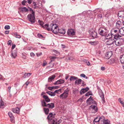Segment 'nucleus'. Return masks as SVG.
Listing matches in <instances>:
<instances>
[{"label":"nucleus","instance_id":"nucleus-5","mask_svg":"<svg viewBox=\"0 0 124 124\" xmlns=\"http://www.w3.org/2000/svg\"><path fill=\"white\" fill-rule=\"evenodd\" d=\"M41 104L43 106L51 108H52L54 106V104L53 103L46 104V102L44 100H43L41 101Z\"/></svg>","mask_w":124,"mask_h":124},{"label":"nucleus","instance_id":"nucleus-31","mask_svg":"<svg viewBox=\"0 0 124 124\" xmlns=\"http://www.w3.org/2000/svg\"><path fill=\"white\" fill-rule=\"evenodd\" d=\"M4 107V105L3 101L1 99L0 102V108H3Z\"/></svg>","mask_w":124,"mask_h":124},{"label":"nucleus","instance_id":"nucleus-58","mask_svg":"<svg viewBox=\"0 0 124 124\" xmlns=\"http://www.w3.org/2000/svg\"><path fill=\"white\" fill-rule=\"evenodd\" d=\"M30 55L31 57H33L35 56V54L34 53H31L30 54Z\"/></svg>","mask_w":124,"mask_h":124},{"label":"nucleus","instance_id":"nucleus-45","mask_svg":"<svg viewBox=\"0 0 124 124\" xmlns=\"http://www.w3.org/2000/svg\"><path fill=\"white\" fill-rule=\"evenodd\" d=\"M51 59L50 62L49 63L50 64H51V62L54 61V60L56 58V57L54 56H51L50 57Z\"/></svg>","mask_w":124,"mask_h":124},{"label":"nucleus","instance_id":"nucleus-3","mask_svg":"<svg viewBox=\"0 0 124 124\" xmlns=\"http://www.w3.org/2000/svg\"><path fill=\"white\" fill-rule=\"evenodd\" d=\"M70 89L67 88L64 90V92L60 95V98L64 100L68 96Z\"/></svg>","mask_w":124,"mask_h":124},{"label":"nucleus","instance_id":"nucleus-63","mask_svg":"<svg viewBox=\"0 0 124 124\" xmlns=\"http://www.w3.org/2000/svg\"><path fill=\"white\" fill-rule=\"evenodd\" d=\"M9 31H5V33L6 34H8L9 33Z\"/></svg>","mask_w":124,"mask_h":124},{"label":"nucleus","instance_id":"nucleus-17","mask_svg":"<svg viewBox=\"0 0 124 124\" xmlns=\"http://www.w3.org/2000/svg\"><path fill=\"white\" fill-rule=\"evenodd\" d=\"M65 81L64 80L62 79H60L57 80L55 83H54V85H56L59 84H62L64 83Z\"/></svg>","mask_w":124,"mask_h":124},{"label":"nucleus","instance_id":"nucleus-50","mask_svg":"<svg viewBox=\"0 0 124 124\" xmlns=\"http://www.w3.org/2000/svg\"><path fill=\"white\" fill-rule=\"evenodd\" d=\"M10 26L9 25H6L5 27V29L6 30H8L10 29Z\"/></svg>","mask_w":124,"mask_h":124},{"label":"nucleus","instance_id":"nucleus-57","mask_svg":"<svg viewBox=\"0 0 124 124\" xmlns=\"http://www.w3.org/2000/svg\"><path fill=\"white\" fill-rule=\"evenodd\" d=\"M28 3L29 4H31L32 2V0H27Z\"/></svg>","mask_w":124,"mask_h":124},{"label":"nucleus","instance_id":"nucleus-24","mask_svg":"<svg viewBox=\"0 0 124 124\" xmlns=\"http://www.w3.org/2000/svg\"><path fill=\"white\" fill-rule=\"evenodd\" d=\"M44 23L42 21L39 20V25H40L41 26L42 28L44 29H46L47 27L46 26V24L44 25Z\"/></svg>","mask_w":124,"mask_h":124},{"label":"nucleus","instance_id":"nucleus-40","mask_svg":"<svg viewBox=\"0 0 124 124\" xmlns=\"http://www.w3.org/2000/svg\"><path fill=\"white\" fill-rule=\"evenodd\" d=\"M22 57L24 59H26L27 58V54L25 53H23L22 54Z\"/></svg>","mask_w":124,"mask_h":124},{"label":"nucleus","instance_id":"nucleus-54","mask_svg":"<svg viewBox=\"0 0 124 124\" xmlns=\"http://www.w3.org/2000/svg\"><path fill=\"white\" fill-rule=\"evenodd\" d=\"M61 90L60 89H59L58 90H55L54 92V93H55L56 94V93H59V91H61Z\"/></svg>","mask_w":124,"mask_h":124},{"label":"nucleus","instance_id":"nucleus-34","mask_svg":"<svg viewBox=\"0 0 124 124\" xmlns=\"http://www.w3.org/2000/svg\"><path fill=\"white\" fill-rule=\"evenodd\" d=\"M82 82V80L80 79H78V80L75 81V83L78 85H79L81 84Z\"/></svg>","mask_w":124,"mask_h":124},{"label":"nucleus","instance_id":"nucleus-29","mask_svg":"<svg viewBox=\"0 0 124 124\" xmlns=\"http://www.w3.org/2000/svg\"><path fill=\"white\" fill-rule=\"evenodd\" d=\"M46 93L48 94L49 95L51 96H54L55 95V93L51 92V91L47 92Z\"/></svg>","mask_w":124,"mask_h":124},{"label":"nucleus","instance_id":"nucleus-41","mask_svg":"<svg viewBox=\"0 0 124 124\" xmlns=\"http://www.w3.org/2000/svg\"><path fill=\"white\" fill-rule=\"evenodd\" d=\"M118 101L124 107V100L122 101L121 99L119 98L118 99Z\"/></svg>","mask_w":124,"mask_h":124},{"label":"nucleus","instance_id":"nucleus-51","mask_svg":"<svg viewBox=\"0 0 124 124\" xmlns=\"http://www.w3.org/2000/svg\"><path fill=\"white\" fill-rule=\"evenodd\" d=\"M92 98L91 96H90L89 98H88L86 100V103H89V102L90 101V100H91V99H91Z\"/></svg>","mask_w":124,"mask_h":124},{"label":"nucleus","instance_id":"nucleus-25","mask_svg":"<svg viewBox=\"0 0 124 124\" xmlns=\"http://www.w3.org/2000/svg\"><path fill=\"white\" fill-rule=\"evenodd\" d=\"M114 38V40H117L118 39H121V38H120L121 37V36H120L118 34H116L113 35Z\"/></svg>","mask_w":124,"mask_h":124},{"label":"nucleus","instance_id":"nucleus-2","mask_svg":"<svg viewBox=\"0 0 124 124\" xmlns=\"http://www.w3.org/2000/svg\"><path fill=\"white\" fill-rule=\"evenodd\" d=\"M99 33L102 36H106V34L108 33V31L106 28H100L98 30Z\"/></svg>","mask_w":124,"mask_h":124},{"label":"nucleus","instance_id":"nucleus-18","mask_svg":"<svg viewBox=\"0 0 124 124\" xmlns=\"http://www.w3.org/2000/svg\"><path fill=\"white\" fill-rule=\"evenodd\" d=\"M42 97L45 100H43L45 101H46L47 102H50V99L49 98L48 96L46 95H43L42 96Z\"/></svg>","mask_w":124,"mask_h":124},{"label":"nucleus","instance_id":"nucleus-33","mask_svg":"<svg viewBox=\"0 0 124 124\" xmlns=\"http://www.w3.org/2000/svg\"><path fill=\"white\" fill-rule=\"evenodd\" d=\"M43 109L46 114L47 115L49 111V109L48 108H44Z\"/></svg>","mask_w":124,"mask_h":124},{"label":"nucleus","instance_id":"nucleus-21","mask_svg":"<svg viewBox=\"0 0 124 124\" xmlns=\"http://www.w3.org/2000/svg\"><path fill=\"white\" fill-rule=\"evenodd\" d=\"M90 108H92L93 109V111H94V113L97 112L98 108L97 107L94 105H92L90 107Z\"/></svg>","mask_w":124,"mask_h":124},{"label":"nucleus","instance_id":"nucleus-53","mask_svg":"<svg viewBox=\"0 0 124 124\" xmlns=\"http://www.w3.org/2000/svg\"><path fill=\"white\" fill-rule=\"evenodd\" d=\"M29 83H31V82L30 81V79H29L25 83V84L27 86L29 84Z\"/></svg>","mask_w":124,"mask_h":124},{"label":"nucleus","instance_id":"nucleus-20","mask_svg":"<svg viewBox=\"0 0 124 124\" xmlns=\"http://www.w3.org/2000/svg\"><path fill=\"white\" fill-rule=\"evenodd\" d=\"M60 121L57 120L56 118H54L53 120L51 121L52 124H59L60 122Z\"/></svg>","mask_w":124,"mask_h":124},{"label":"nucleus","instance_id":"nucleus-61","mask_svg":"<svg viewBox=\"0 0 124 124\" xmlns=\"http://www.w3.org/2000/svg\"><path fill=\"white\" fill-rule=\"evenodd\" d=\"M46 64L47 63L46 62H44L42 65L43 66H44L46 65Z\"/></svg>","mask_w":124,"mask_h":124},{"label":"nucleus","instance_id":"nucleus-10","mask_svg":"<svg viewBox=\"0 0 124 124\" xmlns=\"http://www.w3.org/2000/svg\"><path fill=\"white\" fill-rule=\"evenodd\" d=\"M11 57L12 58L15 59L17 56V50H15L12 52L11 53Z\"/></svg>","mask_w":124,"mask_h":124},{"label":"nucleus","instance_id":"nucleus-28","mask_svg":"<svg viewBox=\"0 0 124 124\" xmlns=\"http://www.w3.org/2000/svg\"><path fill=\"white\" fill-rule=\"evenodd\" d=\"M55 76L54 75H53L50 76L48 78V82L51 81L54 78Z\"/></svg>","mask_w":124,"mask_h":124},{"label":"nucleus","instance_id":"nucleus-23","mask_svg":"<svg viewBox=\"0 0 124 124\" xmlns=\"http://www.w3.org/2000/svg\"><path fill=\"white\" fill-rule=\"evenodd\" d=\"M12 111L14 113L19 114V113L20 109L19 108H16L12 109Z\"/></svg>","mask_w":124,"mask_h":124},{"label":"nucleus","instance_id":"nucleus-11","mask_svg":"<svg viewBox=\"0 0 124 124\" xmlns=\"http://www.w3.org/2000/svg\"><path fill=\"white\" fill-rule=\"evenodd\" d=\"M122 21L118 20L117 21L116 23V26L117 28L119 29L122 27Z\"/></svg>","mask_w":124,"mask_h":124},{"label":"nucleus","instance_id":"nucleus-1","mask_svg":"<svg viewBox=\"0 0 124 124\" xmlns=\"http://www.w3.org/2000/svg\"><path fill=\"white\" fill-rule=\"evenodd\" d=\"M46 29L48 31H52L53 32L55 33H56L58 28V26L56 24L51 23L50 25L48 24H46Z\"/></svg>","mask_w":124,"mask_h":124},{"label":"nucleus","instance_id":"nucleus-44","mask_svg":"<svg viewBox=\"0 0 124 124\" xmlns=\"http://www.w3.org/2000/svg\"><path fill=\"white\" fill-rule=\"evenodd\" d=\"M84 62L87 65L90 66V62L86 60H84Z\"/></svg>","mask_w":124,"mask_h":124},{"label":"nucleus","instance_id":"nucleus-22","mask_svg":"<svg viewBox=\"0 0 124 124\" xmlns=\"http://www.w3.org/2000/svg\"><path fill=\"white\" fill-rule=\"evenodd\" d=\"M99 116H98L95 118L93 120V123L94 124H101L99 122Z\"/></svg>","mask_w":124,"mask_h":124},{"label":"nucleus","instance_id":"nucleus-13","mask_svg":"<svg viewBox=\"0 0 124 124\" xmlns=\"http://www.w3.org/2000/svg\"><path fill=\"white\" fill-rule=\"evenodd\" d=\"M120 39H118L117 40H115L114 42L115 45L117 46H119L121 45L122 43Z\"/></svg>","mask_w":124,"mask_h":124},{"label":"nucleus","instance_id":"nucleus-48","mask_svg":"<svg viewBox=\"0 0 124 124\" xmlns=\"http://www.w3.org/2000/svg\"><path fill=\"white\" fill-rule=\"evenodd\" d=\"M92 94V93L91 92H88L86 93L85 95L86 96H87L90 95H91Z\"/></svg>","mask_w":124,"mask_h":124},{"label":"nucleus","instance_id":"nucleus-39","mask_svg":"<svg viewBox=\"0 0 124 124\" xmlns=\"http://www.w3.org/2000/svg\"><path fill=\"white\" fill-rule=\"evenodd\" d=\"M106 36H104L106 37H107V38H108L109 39L111 38L112 37L111 34L110 33L108 34V33L106 34Z\"/></svg>","mask_w":124,"mask_h":124},{"label":"nucleus","instance_id":"nucleus-56","mask_svg":"<svg viewBox=\"0 0 124 124\" xmlns=\"http://www.w3.org/2000/svg\"><path fill=\"white\" fill-rule=\"evenodd\" d=\"M12 41L11 40H9L8 41V43H7V44L8 45H11V43Z\"/></svg>","mask_w":124,"mask_h":124},{"label":"nucleus","instance_id":"nucleus-60","mask_svg":"<svg viewBox=\"0 0 124 124\" xmlns=\"http://www.w3.org/2000/svg\"><path fill=\"white\" fill-rule=\"evenodd\" d=\"M46 94V93L44 92H42L41 94V96L42 97L43 95H45V94Z\"/></svg>","mask_w":124,"mask_h":124},{"label":"nucleus","instance_id":"nucleus-38","mask_svg":"<svg viewBox=\"0 0 124 124\" xmlns=\"http://www.w3.org/2000/svg\"><path fill=\"white\" fill-rule=\"evenodd\" d=\"M14 34L15 37L17 38L20 39L21 37V36H20V35L17 34V33H14Z\"/></svg>","mask_w":124,"mask_h":124},{"label":"nucleus","instance_id":"nucleus-7","mask_svg":"<svg viewBox=\"0 0 124 124\" xmlns=\"http://www.w3.org/2000/svg\"><path fill=\"white\" fill-rule=\"evenodd\" d=\"M115 40L113 39H109L108 40H107L105 43L106 45H113L114 42Z\"/></svg>","mask_w":124,"mask_h":124},{"label":"nucleus","instance_id":"nucleus-26","mask_svg":"<svg viewBox=\"0 0 124 124\" xmlns=\"http://www.w3.org/2000/svg\"><path fill=\"white\" fill-rule=\"evenodd\" d=\"M99 124H102L104 120V117L103 116H102L101 117H99Z\"/></svg>","mask_w":124,"mask_h":124},{"label":"nucleus","instance_id":"nucleus-4","mask_svg":"<svg viewBox=\"0 0 124 124\" xmlns=\"http://www.w3.org/2000/svg\"><path fill=\"white\" fill-rule=\"evenodd\" d=\"M34 12L32 11L31 14H30L27 16L28 19L31 23L35 22V18L34 16Z\"/></svg>","mask_w":124,"mask_h":124},{"label":"nucleus","instance_id":"nucleus-30","mask_svg":"<svg viewBox=\"0 0 124 124\" xmlns=\"http://www.w3.org/2000/svg\"><path fill=\"white\" fill-rule=\"evenodd\" d=\"M32 74L31 73H25L24 75L23 76L24 78H26L30 76Z\"/></svg>","mask_w":124,"mask_h":124},{"label":"nucleus","instance_id":"nucleus-52","mask_svg":"<svg viewBox=\"0 0 124 124\" xmlns=\"http://www.w3.org/2000/svg\"><path fill=\"white\" fill-rule=\"evenodd\" d=\"M8 115L10 118H11L12 116H13L12 113L11 112H8Z\"/></svg>","mask_w":124,"mask_h":124},{"label":"nucleus","instance_id":"nucleus-46","mask_svg":"<svg viewBox=\"0 0 124 124\" xmlns=\"http://www.w3.org/2000/svg\"><path fill=\"white\" fill-rule=\"evenodd\" d=\"M77 78L74 76H71L70 78V81H72L73 80H76Z\"/></svg>","mask_w":124,"mask_h":124},{"label":"nucleus","instance_id":"nucleus-35","mask_svg":"<svg viewBox=\"0 0 124 124\" xmlns=\"http://www.w3.org/2000/svg\"><path fill=\"white\" fill-rule=\"evenodd\" d=\"M89 43L92 45H95L97 44L98 42L97 41H91L89 42Z\"/></svg>","mask_w":124,"mask_h":124},{"label":"nucleus","instance_id":"nucleus-59","mask_svg":"<svg viewBox=\"0 0 124 124\" xmlns=\"http://www.w3.org/2000/svg\"><path fill=\"white\" fill-rule=\"evenodd\" d=\"M80 76L83 78H85V75L84 74H82L80 75Z\"/></svg>","mask_w":124,"mask_h":124},{"label":"nucleus","instance_id":"nucleus-6","mask_svg":"<svg viewBox=\"0 0 124 124\" xmlns=\"http://www.w3.org/2000/svg\"><path fill=\"white\" fill-rule=\"evenodd\" d=\"M55 114L54 113H50L47 117V119L51 122L55 118Z\"/></svg>","mask_w":124,"mask_h":124},{"label":"nucleus","instance_id":"nucleus-36","mask_svg":"<svg viewBox=\"0 0 124 124\" xmlns=\"http://www.w3.org/2000/svg\"><path fill=\"white\" fill-rule=\"evenodd\" d=\"M110 122L108 119L105 120L103 122L102 124H110Z\"/></svg>","mask_w":124,"mask_h":124},{"label":"nucleus","instance_id":"nucleus-32","mask_svg":"<svg viewBox=\"0 0 124 124\" xmlns=\"http://www.w3.org/2000/svg\"><path fill=\"white\" fill-rule=\"evenodd\" d=\"M59 87V86H57L49 87H48V89L50 90H52L53 89H57Z\"/></svg>","mask_w":124,"mask_h":124},{"label":"nucleus","instance_id":"nucleus-14","mask_svg":"<svg viewBox=\"0 0 124 124\" xmlns=\"http://www.w3.org/2000/svg\"><path fill=\"white\" fill-rule=\"evenodd\" d=\"M99 93L100 97L102 99V100L104 102L105 101L104 95L103 93L101 90H100L99 91Z\"/></svg>","mask_w":124,"mask_h":124},{"label":"nucleus","instance_id":"nucleus-27","mask_svg":"<svg viewBox=\"0 0 124 124\" xmlns=\"http://www.w3.org/2000/svg\"><path fill=\"white\" fill-rule=\"evenodd\" d=\"M120 60L121 63H124V54L120 56Z\"/></svg>","mask_w":124,"mask_h":124},{"label":"nucleus","instance_id":"nucleus-55","mask_svg":"<svg viewBox=\"0 0 124 124\" xmlns=\"http://www.w3.org/2000/svg\"><path fill=\"white\" fill-rule=\"evenodd\" d=\"M27 2V1H26L24 0L22 2V4L23 5H25V3H26Z\"/></svg>","mask_w":124,"mask_h":124},{"label":"nucleus","instance_id":"nucleus-19","mask_svg":"<svg viewBox=\"0 0 124 124\" xmlns=\"http://www.w3.org/2000/svg\"><path fill=\"white\" fill-rule=\"evenodd\" d=\"M89 89V88L86 87L85 88L82 89L80 92V93L81 94H84L87 92Z\"/></svg>","mask_w":124,"mask_h":124},{"label":"nucleus","instance_id":"nucleus-9","mask_svg":"<svg viewBox=\"0 0 124 124\" xmlns=\"http://www.w3.org/2000/svg\"><path fill=\"white\" fill-rule=\"evenodd\" d=\"M112 51L107 52L105 55V58L106 59H108L112 56Z\"/></svg>","mask_w":124,"mask_h":124},{"label":"nucleus","instance_id":"nucleus-47","mask_svg":"<svg viewBox=\"0 0 124 124\" xmlns=\"http://www.w3.org/2000/svg\"><path fill=\"white\" fill-rule=\"evenodd\" d=\"M11 122L13 123H14L15 121L14 120V116H12L10 118Z\"/></svg>","mask_w":124,"mask_h":124},{"label":"nucleus","instance_id":"nucleus-49","mask_svg":"<svg viewBox=\"0 0 124 124\" xmlns=\"http://www.w3.org/2000/svg\"><path fill=\"white\" fill-rule=\"evenodd\" d=\"M39 38L44 40L45 38V37L42 35L41 34H39Z\"/></svg>","mask_w":124,"mask_h":124},{"label":"nucleus","instance_id":"nucleus-42","mask_svg":"<svg viewBox=\"0 0 124 124\" xmlns=\"http://www.w3.org/2000/svg\"><path fill=\"white\" fill-rule=\"evenodd\" d=\"M109 62L111 64H112L115 62H116V61L114 58H111Z\"/></svg>","mask_w":124,"mask_h":124},{"label":"nucleus","instance_id":"nucleus-37","mask_svg":"<svg viewBox=\"0 0 124 124\" xmlns=\"http://www.w3.org/2000/svg\"><path fill=\"white\" fill-rule=\"evenodd\" d=\"M89 104H91L92 103L94 104H96V101H94L93 99H91L90 100V101L89 102Z\"/></svg>","mask_w":124,"mask_h":124},{"label":"nucleus","instance_id":"nucleus-16","mask_svg":"<svg viewBox=\"0 0 124 124\" xmlns=\"http://www.w3.org/2000/svg\"><path fill=\"white\" fill-rule=\"evenodd\" d=\"M57 31L56 32V33H59L62 34H64L65 33V30L63 29H59L58 28Z\"/></svg>","mask_w":124,"mask_h":124},{"label":"nucleus","instance_id":"nucleus-64","mask_svg":"<svg viewBox=\"0 0 124 124\" xmlns=\"http://www.w3.org/2000/svg\"><path fill=\"white\" fill-rule=\"evenodd\" d=\"M16 47V45L15 44L13 45L12 47V49H14Z\"/></svg>","mask_w":124,"mask_h":124},{"label":"nucleus","instance_id":"nucleus-15","mask_svg":"<svg viewBox=\"0 0 124 124\" xmlns=\"http://www.w3.org/2000/svg\"><path fill=\"white\" fill-rule=\"evenodd\" d=\"M20 11L22 13L26 12H28L29 10L27 8L25 7H23L20 9Z\"/></svg>","mask_w":124,"mask_h":124},{"label":"nucleus","instance_id":"nucleus-8","mask_svg":"<svg viewBox=\"0 0 124 124\" xmlns=\"http://www.w3.org/2000/svg\"><path fill=\"white\" fill-rule=\"evenodd\" d=\"M89 32L91 36L92 37L93 39H94L97 36V33L94 31H89Z\"/></svg>","mask_w":124,"mask_h":124},{"label":"nucleus","instance_id":"nucleus-12","mask_svg":"<svg viewBox=\"0 0 124 124\" xmlns=\"http://www.w3.org/2000/svg\"><path fill=\"white\" fill-rule=\"evenodd\" d=\"M75 33V32L73 30L69 29L67 31V34L69 36L74 35Z\"/></svg>","mask_w":124,"mask_h":124},{"label":"nucleus","instance_id":"nucleus-43","mask_svg":"<svg viewBox=\"0 0 124 124\" xmlns=\"http://www.w3.org/2000/svg\"><path fill=\"white\" fill-rule=\"evenodd\" d=\"M119 32L121 34L124 35V29H121L119 30Z\"/></svg>","mask_w":124,"mask_h":124},{"label":"nucleus","instance_id":"nucleus-62","mask_svg":"<svg viewBox=\"0 0 124 124\" xmlns=\"http://www.w3.org/2000/svg\"><path fill=\"white\" fill-rule=\"evenodd\" d=\"M11 88V87L10 86H9L8 87V90L9 92V93H10V89Z\"/></svg>","mask_w":124,"mask_h":124}]
</instances>
